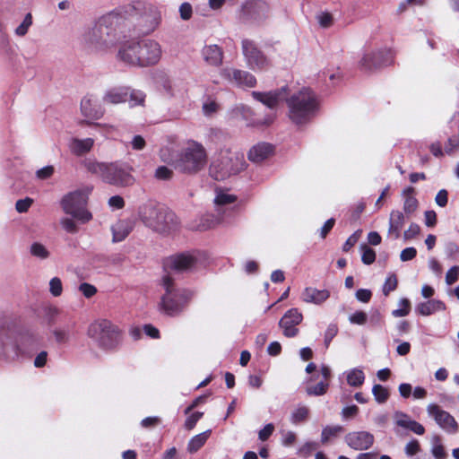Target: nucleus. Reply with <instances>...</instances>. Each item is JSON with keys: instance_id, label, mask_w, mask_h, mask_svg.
I'll return each mask as SVG.
<instances>
[{"instance_id": "b1692460", "label": "nucleus", "mask_w": 459, "mask_h": 459, "mask_svg": "<svg viewBox=\"0 0 459 459\" xmlns=\"http://www.w3.org/2000/svg\"><path fill=\"white\" fill-rule=\"evenodd\" d=\"M407 216L399 210H393L389 216L388 236L393 239H398L401 237V231L405 224Z\"/></svg>"}, {"instance_id": "5fc2aeb1", "label": "nucleus", "mask_w": 459, "mask_h": 459, "mask_svg": "<svg viewBox=\"0 0 459 459\" xmlns=\"http://www.w3.org/2000/svg\"><path fill=\"white\" fill-rule=\"evenodd\" d=\"M49 292L54 297H59L61 296L63 292V284L58 277H53L49 281Z\"/></svg>"}, {"instance_id": "c9c22d12", "label": "nucleus", "mask_w": 459, "mask_h": 459, "mask_svg": "<svg viewBox=\"0 0 459 459\" xmlns=\"http://www.w3.org/2000/svg\"><path fill=\"white\" fill-rule=\"evenodd\" d=\"M347 383L352 387H359L365 381V374L361 368H351L345 372Z\"/></svg>"}, {"instance_id": "5701e85b", "label": "nucleus", "mask_w": 459, "mask_h": 459, "mask_svg": "<svg viewBox=\"0 0 459 459\" xmlns=\"http://www.w3.org/2000/svg\"><path fill=\"white\" fill-rule=\"evenodd\" d=\"M204 62L214 67H218L222 64L223 50L216 44L204 45L201 50Z\"/></svg>"}, {"instance_id": "603ef678", "label": "nucleus", "mask_w": 459, "mask_h": 459, "mask_svg": "<svg viewBox=\"0 0 459 459\" xmlns=\"http://www.w3.org/2000/svg\"><path fill=\"white\" fill-rule=\"evenodd\" d=\"M145 94L138 90H132L129 88L128 100L131 106L142 105L144 101Z\"/></svg>"}, {"instance_id": "f3484780", "label": "nucleus", "mask_w": 459, "mask_h": 459, "mask_svg": "<svg viewBox=\"0 0 459 459\" xmlns=\"http://www.w3.org/2000/svg\"><path fill=\"white\" fill-rule=\"evenodd\" d=\"M139 48V41L136 39L124 42L117 52L118 60L130 66L141 67Z\"/></svg>"}, {"instance_id": "de8ad7c7", "label": "nucleus", "mask_w": 459, "mask_h": 459, "mask_svg": "<svg viewBox=\"0 0 459 459\" xmlns=\"http://www.w3.org/2000/svg\"><path fill=\"white\" fill-rule=\"evenodd\" d=\"M411 303L407 299H401L399 301V308L392 311V316L394 317H403L410 313Z\"/></svg>"}, {"instance_id": "e2e57ef3", "label": "nucleus", "mask_w": 459, "mask_h": 459, "mask_svg": "<svg viewBox=\"0 0 459 459\" xmlns=\"http://www.w3.org/2000/svg\"><path fill=\"white\" fill-rule=\"evenodd\" d=\"M459 278V266L454 265L452 266L446 274V283L447 285H452L455 281H457Z\"/></svg>"}, {"instance_id": "4be33fe9", "label": "nucleus", "mask_w": 459, "mask_h": 459, "mask_svg": "<svg viewBox=\"0 0 459 459\" xmlns=\"http://www.w3.org/2000/svg\"><path fill=\"white\" fill-rule=\"evenodd\" d=\"M197 264V257L194 253H180L171 255L166 261L165 266L177 272L192 270Z\"/></svg>"}, {"instance_id": "6e6552de", "label": "nucleus", "mask_w": 459, "mask_h": 459, "mask_svg": "<svg viewBox=\"0 0 459 459\" xmlns=\"http://www.w3.org/2000/svg\"><path fill=\"white\" fill-rule=\"evenodd\" d=\"M92 189L91 186H85L66 194L60 202L63 211L82 223L90 221L92 214L86 209V205Z\"/></svg>"}, {"instance_id": "6e6d98bb", "label": "nucleus", "mask_w": 459, "mask_h": 459, "mask_svg": "<svg viewBox=\"0 0 459 459\" xmlns=\"http://www.w3.org/2000/svg\"><path fill=\"white\" fill-rule=\"evenodd\" d=\"M367 320L368 315L363 311H356L349 316V321L352 325H363Z\"/></svg>"}, {"instance_id": "dca6fc26", "label": "nucleus", "mask_w": 459, "mask_h": 459, "mask_svg": "<svg viewBox=\"0 0 459 459\" xmlns=\"http://www.w3.org/2000/svg\"><path fill=\"white\" fill-rule=\"evenodd\" d=\"M139 41V54L141 59V67L156 65L162 54L161 47L159 42L153 39H143Z\"/></svg>"}, {"instance_id": "864d4df0", "label": "nucleus", "mask_w": 459, "mask_h": 459, "mask_svg": "<svg viewBox=\"0 0 459 459\" xmlns=\"http://www.w3.org/2000/svg\"><path fill=\"white\" fill-rule=\"evenodd\" d=\"M187 415L188 416L184 422V428L186 430H192L195 427L199 420L203 417L204 413L201 411H195L193 413H189Z\"/></svg>"}, {"instance_id": "4d7b16f0", "label": "nucleus", "mask_w": 459, "mask_h": 459, "mask_svg": "<svg viewBox=\"0 0 459 459\" xmlns=\"http://www.w3.org/2000/svg\"><path fill=\"white\" fill-rule=\"evenodd\" d=\"M202 108H203V113L204 114V116L210 117L218 111L219 104L213 100H207L203 104Z\"/></svg>"}, {"instance_id": "393cba45", "label": "nucleus", "mask_w": 459, "mask_h": 459, "mask_svg": "<svg viewBox=\"0 0 459 459\" xmlns=\"http://www.w3.org/2000/svg\"><path fill=\"white\" fill-rule=\"evenodd\" d=\"M129 87H114L105 91L102 101L105 104H120L127 101Z\"/></svg>"}, {"instance_id": "cd10ccee", "label": "nucleus", "mask_w": 459, "mask_h": 459, "mask_svg": "<svg viewBox=\"0 0 459 459\" xmlns=\"http://www.w3.org/2000/svg\"><path fill=\"white\" fill-rule=\"evenodd\" d=\"M94 145L92 138L79 139L74 137L69 141L68 147L70 152L76 156H82L88 153Z\"/></svg>"}, {"instance_id": "8fccbe9b", "label": "nucleus", "mask_w": 459, "mask_h": 459, "mask_svg": "<svg viewBox=\"0 0 459 459\" xmlns=\"http://www.w3.org/2000/svg\"><path fill=\"white\" fill-rule=\"evenodd\" d=\"M32 24V16L29 13L25 15L22 22L15 29V34L19 37H23L27 34L30 27Z\"/></svg>"}, {"instance_id": "4468645a", "label": "nucleus", "mask_w": 459, "mask_h": 459, "mask_svg": "<svg viewBox=\"0 0 459 459\" xmlns=\"http://www.w3.org/2000/svg\"><path fill=\"white\" fill-rule=\"evenodd\" d=\"M24 357L16 336H12L5 329H0V360L13 361Z\"/></svg>"}, {"instance_id": "0e129e2a", "label": "nucleus", "mask_w": 459, "mask_h": 459, "mask_svg": "<svg viewBox=\"0 0 459 459\" xmlns=\"http://www.w3.org/2000/svg\"><path fill=\"white\" fill-rule=\"evenodd\" d=\"M55 172V168L52 165L45 166L36 171V177L39 179L44 180L51 178Z\"/></svg>"}, {"instance_id": "0eeeda50", "label": "nucleus", "mask_w": 459, "mask_h": 459, "mask_svg": "<svg viewBox=\"0 0 459 459\" xmlns=\"http://www.w3.org/2000/svg\"><path fill=\"white\" fill-rule=\"evenodd\" d=\"M87 334L100 349L107 351L117 350L122 341L118 326L107 319H99L91 323Z\"/></svg>"}, {"instance_id": "ddd939ff", "label": "nucleus", "mask_w": 459, "mask_h": 459, "mask_svg": "<svg viewBox=\"0 0 459 459\" xmlns=\"http://www.w3.org/2000/svg\"><path fill=\"white\" fill-rule=\"evenodd\" d=\"M80 112L84 117L80 125L102 126L99 123H94L95 120L100 119L105 114V109L96 96L92 94L85 95L80 103Z\"/></svg>"}, {"instance_id": "09e8293b", "label": "nucleus", "mask_w": 459, "mask_h": 459, "mask_svg": "<svg viewBox=\"0 0 459 459\" xmlns=\"http://www.w3.org/2000/svg\"><path fill=\"white\" fill-rule=\"evenodd\" d=\"M421 451L420 444V442L412 438L404 446V453L407 457L412 458L414 455L419 454Z\"/></svg>"}, {"instance_id": "423d86ee", "label": "nucleus", "mask_w": 459, "mask_h": 459, "mask_svg": "<svg viewBox=\"0 0 459 459\" xmlns=\"http://www.w3.org/2000/svg\"><path fill=\"white\" fill-rule=\"evenodd\" d=\"M244 155L231 150L221 151L209 166V175L212 178L222 181L239 174L246 169Z\"/></svg>"}, {"instance_id": "3c124183", "label": "nucleus", "mask_w": 459, "mask_h": 459, "mask_svg": "<svg viewBox=\"0 0 459 459\" xmlns=\"http://www.w3.org/2000/svg\"><path fill=\"white\" fill-rule=\"evenodd\" d=\"M397 283L398 281L395 274H389L386 277L382 288L383 294L385 296H388L391 291L394 290L397 288Z\"/></svg>"}, {"instance_id": "ea45409f", "label": "nucleus", "mask_w": 459, "mask_h": 459, "mask_svg": "<svg viewBox=\"0 0 459 459\" xmlns=\"http://www.w3.org/2000/svg\"><path fill=\"white\" fill-rule=\"evenodd\" d=\"M221 218L216 217L213 214H205L201 218V222L197 226L199 230H206L215 227L221 223Z\"/></svg>"}, {"instance_id": "58836bf2", "label": "nucleus", "mask_w": 459, "mask_h": 459, "mask_svg": "<svg viewBox=\"0 0 459 459\" xmlns=\"http://www.w3.org/2000/svg\"><path fill=\"white\" fill-rule=\"evenodd\" d=\"M394 424L403 429L408 430L413 420L405 412L396 411L394 413Z\"/></svg>"}, {"instance_id": "39448f33", "label": "nucleus", "mask_w": 459, "mask_h": 459, "mask_svg": "<svg viewBox=\"0 0 459 459\" xmlns=\"http://www.w3.org/2000/svg\"><path fill=\"white\" fill-rule=\"evenodd\" d=\"M138 216L146 227L159 233H169L177 226L175 213L164 205L153 202L141 205Z\"/></svg>"}, {"instance_id": "f03ea898", "label": "nucleus", "mask_w": 459, "mask_h": 459, "mask_svg": "<svg viewBox=\"0 0 459 459\" xmlns=\"http://www.w3.org/2000/svg\"><path fill=\"white\" fill-rule=\"evenodd\" d=\"M84 166L89 172L100 177L107 184L124 187L134 183V178L132 175L133 168L126 163L87 160Z\"/></svg>"}, {"instance_id": "9b49d317", "label": "nucleus", "mask_w": 459, "mask_h": 459, "mask_svg": "<svg viewBox=\"0 0 459 459\" xmlns=\"http://www.w3.org/2000/svg\"><path fill=\"white\" fill-rule=\"evenodd\" d=\"M242 54L247 66L253 71H265L271 66V61L258 48L255 41L244 39L241 42Z\"/></svg>"}, {"instance_id": "2eb2a0df", "label": "nucleus", "mask_w": 459, "mask_h": 459, "mask_svg": "<svg viewBox=\"0 0 459 459\" xmlns=\"http://www.w3.org/2000/svg\"><path fill=\"white\" fill-rule=\"evenodd\" d=\"M428 415L446 432L455 434L458 431V424L455 418L446 411L436 403H429L427 406Z\"/></svg>"}, {"instance_id": "412c9836", "label": "nucleus", "mask_w": 459, "mask_h": 459, "mask_svg": "<svg viewBox=\"0 0 459 459\" xmlns=\"http://www.w3.org/2000/svg\"><path fill=\"white\" fill-rule=\"evenodd\" d=\"M345 443L353 450L362 451L369 449L375 441L374 435L368 431H352L344 437Z\"/></svg>"}, {"instance_id": "bb28decb", "label": "nucleus", "mask_w": 459, "mask_h": 459, "mask_svg": "<svg viewBox=\"0 0 459 459\" xmlns=\"http://www.w3.org/2000/svg\"><path fill=\"white\" fill-rule=\"evenodd\" d=\"M273 147L267 143H259L254 145L248 152V159L255 163H260L269 158L273 153Z\"/></svg>"}, {"instance_id": "6ab92c4d", "label": "nucleus", "mask_w": 459, "mask_h": 459, "mask_svg": "<svg viewBox=\"0 0 459 459\" xmlns=\"http://www.w3.org/2000/svg\"><path fill=\"white\" fill-rule=\"evenodd\" d=\"M221 74L230 82L238 87L253 88L256 85L255 77L251 73L245 70L226 67L222 69Z\"/></svg>"}, {"instance_id": "052dcab7", "label": "nucleus", "mask_w": 459, "mask_h": 459, "mask_svg": "<svg viewBox=\"0 0 459 459\" xmlns=\"http://www.w3.org/2000/svg\"><path fill=\"white\" fill-rule=\"evenodd\" d=\"M60 224L62 228L68 233H76L78 231V227L74 221L71 218H63L60 221Z\"/></svg>"}, {"instance_id": "a18cd8bd", "label": "nucleus", "mask_w": 459, "mask_h": 459, "mask_svg": "<svg viewBox=\"0 0 459 459\" xmlns=\"http://www.w3.org/2000/svg\"><path fill=\"white\" fill-rule=\"evenodd\" d=\"M360 249L362 263L368 265L373 264L376 260V252L365 244L360 246Z\"/></svg>"}, {"instance_id": "338daca9", "label": "nucleus", "mask_w": 459, "mask_h": 459, "mask_svg": "<svg viewBox=\"0 0 459 459\" xmlns=\"http://www.w3.org/2000/svg\"><path fill=\"white\" fill-rule=\"evenodd\" d=\"M172 170L166 166H160L155 171V178L160 180H166L171 178Z\"/></svg>"}, {"instance_id": "a878e982", "label": "nucleus", "mask_w": 459, "mask_h": 459, "mask_svg": "<svg viewBox=\"0 0 459 459\" xmlns=\"http://www.w3.org/2000/svg\"><path fill=\"white\" fill-rule=\"evenodd\" d=\"M237 110L240 113L242 117L248 121V125L250 126H264L270 125L273 123L275 115L273 112H270L267 114L264 118H257L254 117V112L250 107L247 106H240L237 108Z\"/></svg>"}, {"instance_id": "72a5a7b5", "label": "nucleus", "mask_w": 459, "mask_h": 459, "mask_svg": "<svg viewBox=\"0 0 459 459\" xmlns=\"http://www.w3.org/2000/svg\"><path fill=\"white\" fill-rule=\"evenodd\" d=\"M133 227L129 221H118L112 226L113 241H123L131 232Z\"/></svg>"}, {"instance_id": "e433bc0d", "label": "nucleus", "mask_w": 459, "mask_h": 459, "mask_svg": "<svg viewBox=\"0 0 459 459\" xmlns=\"http://www.w3.org/2000/svg\"><path fill=\"white\" fill-rule=\"evenodd\" d=\"M309 415V409L305 405H299L295 408L290 414V422L294 425L304 422L307 420Z\"/></svg>"}, {"instance_id": "c03bdc74", "label": "nucleus", "mask_w": 459, "mask_h": 459, "mask_svg": "<svg viewBox=\"0 0 459 459\" xmlns=\"http://www.w3.org/2000/svg\"><path fill=\"white\" fill-rule=\"evenodd\" d=\"M418 208V200L413 195H408L403 202V214L407 217L411 216Z\"/></svg>"}, {"instance_id": "1a4fd4ad", "label": "nucleus", "mask_w": 459, "mask_h": 459, "mask_svg": "<svg viewBox=\"0 0 459 459\" xmlns=\"http://www.w3.org/2000/svg\"><path fill=\"white\" fill-rule=\"evenodd\" d=\"M162 282L165 294L161 298L160 308L169 316H176L183 310L191 293L186 290L176 288L169 276H164Z\"/></svg>"}, {"instance_id": "7c9ffc66", "label": "nucleus", "mask_w": 459, "mask_h": 459, "mask_svg": "<svg viewBox=\"0 0 459 459\" xmlns=\"http://www.w3.org/2000/svg\"><path fill=\"white\" fill-rule=\"evenodd\" d=\"M21 348L24 350V357L30 356L38 346L37 337L29 332L19 333L15 335Z\"/></svg>"}, {"instance_id": "f8f14e48", "label": "nucleus", "mask_w": 459, "mask_h": 459, "mask_svg": "<svg viewBox=\"0 0 459 459\" xmlns=\"http://www.w3.org/2000/svg\"><path fill=\"white\" fill-rule=\"evenodd\" d=\"M394 56L390 49L365 50L359 61V67L364 72H372L393 63Z\"/></svg>"}, {"instance_id": "bf43d9fd", "label": "nucleus", "mask_w": 459, "mask_h": 459, "mask_svg": "<svg viewBox=\"0 0 459 459\" xmlns=\"http://www.w3.org/2000/svg\"><path fill=\"white\" fill-rule=\"evenodd\" d=\"M338 327L335 324H330L325 333V345L328 348L332 340L336 336Z\"/></svg>"}, {"instance_id": "f704fd0d", "label": "nucleus", "mask_w": 459, "mask_h": 459, "mask_svg": "<svg viewBox=\"0 0 459 459\" xmlns=\"http://www.w3.org/2000/svg\"><path fill=\"white\" fill-rule=\"evenodd\" d=\"M212 433L211 429L194 436L187 444V451L190 454L197 452L207 441Z\"/></svg>"}, {"instance_id": "c85d7f7f", "label": "nucleus", "mask_w": 459, "mask_h": 459, "mask_svg": "<svg viewBox=\"0 0 459 459\" xmlns=\"http://www.w3.org/2000/svg\"><path fill=\"white\" fill-rule=\"evenodd\" d=\"M330 296L327 290H317L312 287H307L301 295V299L306 303L319 305L325 302Z\"/></svg>"}, {"instance_id": "4c0bfd02", "label": "nucleus", "mask_w": 459, "mask_h": 459, "mask_svg": "<svg viewBox=\"0 0 459 459\" xmlns=\"http://www.w3.org/2000/svg\"><path fill=\"white\" fill-rule=\"evenodd\" d=\"M343 431V428L340 425L335 426H325L322 429L321 442L326 444L331 438L337 437L341 432Z\"/></svg>"}, {"instance_id": "69168bd1", "label": "nucleus", "mask_w": 459, "mask_h": 459, "mask_svg": "<svg viewBox=\"0 0 459 459\" xmlns=\"http://www.w3.org/2000/svg\"><path fill=\"white\" fill-rule=\"evenodd\" d=\"M356 299L362 303H368L370 301L372 292L368 289H359L355 293Z\"/></svg>"}, {"instance_id": "20e7f679", "label": "nucleus", "mask_w": 459, "mask_h": 459, "mask_svg": "<svg viewBox=\"0 0 459 459\" xmlns=\"http://www.w3.org/2000/svg\"><path fill=\"white\" fill-rule=\"evenodd\" d=\"M286 102L289 108V117L297 125L308 122L319 108L316 94L308 88H303L292 94L286 99Z\"/></svg>"}, {"instance_id": "49530a36", "label": "nucleus", "mask_w": 459, "mask_h": 459, "mask_svg": "<svg viewBox=\"0 0 459 459\" xmlns=\"http://www.w3.org/2000/svg\"><path fill=\"white\" fill-rule=\"evenodd\" d=\"M30 254L39 259H47L49 256L48 249L39 242H35L30 246Z\"/></svg>"}, {"instance_id": "473e14b6", "label": "nucleus", "mask_w": 459, "mask_h": 459, "mask_svg": "<svg viewBox=\"0 0 459 459\" xmlns=\"http://www.w3.org/2000/svg\"><path fill=\"white\" fill-rule=\"evenodd\" d=\"M237 201V196L230 194L228 190L217 189L215 191L214 204L218 213L224 212L222 207L231 204Z\"/></svg>"}, {"instance_id": "79ce46f5", "label": "nucleus", "mask_w": 459, "mask_h": 459, "mask_svg": "<svg viewBox=\"0 0 459 459\" xmlns=\"http://www.w3.org/2000/svg\"><path fill=\"white\" fill-rule=\"evenodd\" d=\"M316 20L323 29H328L333 25L334 19L332 13L328 12H319L316 15Z\"/></svg>"}, {"instance_id": "680f3d73", "label": "nucleus", "mask_w": 459, "mask_h": 459, "mask_svg": "<svg viewBox=\"0 0 459 459\" xmlns=\"http://www.w3.org/2000/svg\"><path fill=\"white\" fill-rule=\"evenodd\" d=\"M420 232V227L417 223H411L409 228L403 232V239L405 241L410 240Z\"/></svg>"}, {"instance_id": "a211bd4d", "label": "nucleus", "mask_w": 459, "mask_h": 459, "mask_svg": "<svg viewBox=\"0 0 459 459\" xmlns=\"http://www.w3.org/2000/svg\"><path fill=\"white\" fill-rule=\"evenodd\" d=\"M303 316L298 308H290L285 312L279 321V326L284 336L295 337L299 333L298 325L302 322Z\"/></svg>"}, {"instance_id": "c756f323", "label": "nucleus", "mask_w": 459, "mask_h": 459, "mask_svg": "<svg viewBox=\"0 0 459 459\" xmlns=\"http://www.w3.org/2000/svg\"><path fill=\"white\" fill-rule=\"evenodd\" d=\"M446 304L438 299H429L425 302H420L415 307V312L420 316H428L437 311L446 310Z\"/></svg>"}, {"instance_id": "a19ab883", "label": "nucleus", "mask_w": 459, "mask_h": 459, "mask_svg": "<svg viewBox=\"0 0 459 459\" xmlns=\"http://www.w3.org/2000/svg\"><path fill=\"white\" fill-rule=\"evenodd\" d=\"M329 384L325 381H320L315 385H307L306 387V393L307 395L319 396L326 393Z\"/></svg>"}, {"instance_id": "774afa93", "label": "nucleus", "mask_w": 459, "mask_h": 459, "mask_svg": "<svg viewBox=\"0 0 459 459\" xmlns=\"http://www.w3.org/2000/svg\"><path fill=\"white\" fill-rule=\"evenodd\" d=\"M179 13L182 20H189L192 17L193 13L192 5L186 2L181 4V5L179 6Z\"/></svg>"}, {"instance_id": "f257e3e1", "label": "nucleus", "mask_w": 459, "mask_h": 459, "mask_svg": "<svg viewBox=\"0 0 459 459\" xmlns=\"http://www.w3.org/2000/svg\"><path fill=\"white\" fill-rule=\"evenodd\" d=\"M117 22V17L114 13L100 17L82 35L81 42L83 48L95 54H104L112 49L119 39L116 28Z\"/></svg>"}, {"instance_id": "7ed1b4c3", "label": "nucleus", "mask_w": 459, "mask_h": 459, "mask_svg": "<svg viewBox=\"0 0 459 459\" xmlns=\"http://www.w3.org/2000/svg\"><path fill=\"white\" fill-rule=\"evenodd\" d=\"M207 160L208 155L204 146L197 141L187 140L182 144L171 162L178 171L195 175L206 167Z\"/></svg>"}, {"instance_id": "9d476101", "label": "nucleus", "mask_w": 459, "mask_h": 459, "mask_svg": "<svg viewBox=\"0 0 459 459\" xmlns=\"http://www.w3.org/2000/svg\"><path fill=\"white\" fill-rule=\"evenodd\" d=\"M124 13L127 15H139L141 23L145 27V32L151 33L158 28L161 22L160 9L151 4L141 0H135L124 7Z\"/></svg>"}, {"instance_id": "13d9d810", "label": "nucleus", "mask_w": 459, "mask_h": 459, "mask_svg": "<svg viewBox=\"0 0 459 459\" xmlns=\"http://www.w3.org/2000/svg\"><path fill=\"white\" fill-rule=\"evenodd\" d=\"M78 289L82 292V294L87 299L93 297L97 293V288L94 285L90 284L88 282L81 283Z\"/></svg>"}, {"instance_id": "aec40b11", "label": "nucleus", "mask_w": 459, "mask_h": 459, "mask_svg": "<svg viewBox=\"0 0 459 459\" xmlns=\"http://www.w3.org/2000/svg\"><path fill=\"white\" fill-rule=\"evenodd\" d=\"M251 95L255 100L273 110L287 99V87L283 86L270 91H252Z\"/></svg>"}, {"instance_id": "37998d69", "label": "nucleus", "mask_w": 459, "mask_h": 459, "mask_svg": "<svg viewBox=\"0 0 459 459\" xmlns=\"http://www.w3.org/2000/svg\"><path fill=\"white\" fill-rule=\"evenodd\" d=\"M372 394L375 400L378 403H385L389 397L388 390L385 386L378 384L373 385Z\"/></svg>"}, {"instance_id": "2f4dec72", "label": "nucleus", "mask_w": 459, "mask_h": 459, "mask_svg": "<svg viewBox=\"0 0 459 459\" xmlns=\"http://www.w3.org/2000/svg\"><path fill=\"white\" fill-rule=\"evenodd\" d=\"M244 11L250 15L252 19L260 21L265 17L268 6L264 2L255 1L247 4L244 6Z\"/></svg>"}]
</instances>
